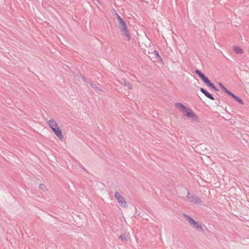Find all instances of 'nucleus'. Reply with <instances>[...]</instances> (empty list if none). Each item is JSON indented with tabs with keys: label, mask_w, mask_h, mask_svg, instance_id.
<instances>
[{
	"label": "nucleus",
	"mask_w": 249,
	"mask_h": 249,
	"mask_svg": "<svg viewBox=\"0 0 249 249\" xmlns=\"http://www.w3.org/2000/svg\"><path fill=\"white\" fill-rule=\"evenodd\" d=\"M120 238L122 239V240H124V241H127V239L126 238H125V236L124 235V234H121L120 237H119Z\"/></svg>",
	"instance_id": "obj_14"
},
{
	"label": "nucleus",
	"mask_w": 249,
	"mask_h": 249,
	"mask_svg": "<svg viewBox=\"0 0 249 249\" xmlns=\"http://www.w3.org/2000/svg\"><path fill=\"white\" fill-rule=\"evenodd\" d=\"M154 53H155V55H156V57H157V58H158L159 60H160L161 61V60H162V59H161V57L160 56V54H159V53H158L157 51H154Z\"/></svg>",
	"instance_id": "obj_13"
},
{
	"label": "nucleus",
	"mask_w": 249,
	"mask_h": 249,
	"mask_svg": "<svg viewBox=\"0 0 249 249\" xmlns=\"http://www.w3.org/2000/svg\"><path fill=\"white\" fill-rule=\"evenodd\" d=\"M228 94L229 95L232 97L234 100H235L236 101H237L240 104H243V101L239 97L235 96L233 93H232L231 92H228Z\"/></svg>",
	"instance_id": "obj_8"
},
{
	"label": "nucleus",
	"mask_w": 249,
	"mask_h": 249,
	"mask_svg": "<svg viewBox=\"0 0 249 249\" xmlns=\"http://www.w3.org/2000/svg\"><path fill=\"white\" fill-rule=\"evenodd\" d=\"M117 19L120 29L123 32V35L127 38V40H129L130 38V36L125 22L119 15H117Z\"/></svg>",
	"instance_id": "obj_3"
},
{
	"label": "nucleus",
	"mask_w": 249,
	"mask_h": 249,
	"mask_svg": "<svg viewBox=\"0 0 249 249\" xmlns=\"http://www.w3.org/2000/svg\"><path fill=\"white\" fill-rule=\"evenodd\" d=\"M175 107L177 108L183 109L184 107L181 103H177L175 105Z\"/></svg>",
	"instance_id": "obj_11"
},
{
	"label": "nucleus",
	"mask_w": 249,
	"mask_h": 249,
	"mask_svg": "<svg viewBox=\"0 0 249 249\" xmlns=\"http://www.w3.org/2000/svg\"><path fill=\"white\" fill-rule=\"evenodd\" d=\"M187 198L189 200L190 202L195 204H200L202 202L201 199L193 194H191L189 192L187 196Z\"/></svg>",
	"instance_id": "obj_7"
},
{
	"label": "nucleus",
	"mask_w": 249,
	"mask_h": 249,
	"mask_svg": "<svg viewBox=\"0 0 249 249\" xmlns=\"http://www.w3.org/2000/svg\"><path fill=\"white\" fill-rule=\"evenodd\" d=\"M47 124L58 139L60 140H62L64 136L62 133V130L61 128L58 126L57 122L53 119H50L47 121Z\"/></svg>",
	"instance_id": "obj_1"
},
{
	"label": "nucleus",
	"mask_w": 249,
	"mask_h": 249,
	"mask_svg": "<svg viewBox=\"0 0 249 249\" xmlns=\"http://www.w3.org/2000/svg\"><path fill=\"white\" fill-rule=\"evenodd\" d=\"M232 49L234 52L236 53L242 54L244 52L243 49L238 46H234L233 47Z\"/></svg>",
	"instance_id": "obj_10"
},
{
	"label": "nucleus",
	"mask_w": 249,
	"mask_h": 249,
	"mask_svg": "<svg viewBox=\"0 0 249 249\" xmlns=\"http://www.w3.org/2000/svg\"><path fill=\"white\" fill-rule=\"evenodd\" d=\"M195 72L199 75V76L203 80V81L209 87H211L212 89L217 90L215 87L211 83V82L208 79V78L206 77L203 73H201L200 71L199 70H196Z\"/></svg>",
	"instance_id": "obj_6"
},
{
	"label": "nucleus",
	"mask_w": 249,
	"mask_h": 249,
	"mask_svg": "<svg viewBox=\"0 0 249 249\" xmlns=\"http://www.w3.org/2000/svg\"><path fill=\"white\" fill-rule=\"evenodd\" d=\"M183 216L186 218L193 229L199 232L203 233L204 232L202 225L200 222L195 221L194 219L185 213L183 214Z\"/></svg>",
	"instance_id": "obj_2"
},
{
	"label": "nucleus",
	"mask_w": 249,
	"mask_h": 249,
	"mask_svg": "<svg viewBox=\"0 0 249 249\" xmlns=\"http://www.w3.org/2000/svg\"><path fill=\"white\" fill-rule=\"evenodd\" d=\"M182 111L184 115L190 119L192 123H199V118L193 110H182Z\"/></svg>",
	"instance_id": "obj_4"
},
{
	"label": "nucleus",
	"mask_w": 249,
	"mask_h": 249,
	"mask_svg": "<svg viewBox=\"0 0 249 249\" xmlns=\"http://www.w3.org/2000/svg\"><path fill=\"white\" fill-rule=\"evenodd\" d=\"M200 91L206 96L208 98H209V99H212V100H213L214 98L213 96V95L210 94V93H209L208 92H207V91H206L203 88H200Z\"/></svg>",
	"instance_id": "obj_9"
},
{
	"label": "nucleus",
	"mask_w": 249,
	"mask_h": 249,
	"mask_svg": "<svg viewBox=\"0 0 249 249\" xmlns=\"http://www.w3.org/2000/svg\"><path fill=\"white\" fill-rule=\"evenodd\" d=\"M45 187V185L43 184L39 185V188L43 189Z\"/></svg>",
	"instance_id": "obj_15"
},
{
	"label": "nucleus",
	"mask_w": 249,
	"mask_h": 249,
	"mask_svg": "<svg viewBox=\"0 0 249 249\" xmlns=\"http://www.w3.org/2000/svg\"><path fill=\"white\" fill-rule=\"evenodd\" d=\"M218 85L219 86V87L224 90H225L226 91V93H228V92H230L229 90H228L224 86H223V85L219 83H218Z\"/></svg>",
	"instance_id": "obj_12"
},
{
	"label": "nucleus",
	"mask_w": 249,
	"mask_h": 249,
	"mask_svg": "<svg viewBox=\"0 0 249 249\" xmlns=\"http://www.w3.org/2000/svg\"><path fill=\"white\" fill-rule=\"evenodd\" d=\"M114 197L117 200L120 206L124 208H126L128 206L124 197L118 191L114 194Z\"/></svg>",
	"instance_id": "obj_5"
},
{
	"label": "nucleus",
	"mask_w": 249,
	"mask_h": 249,
	"mask_svg": "<svg viewBox=\"0 0 249 249\" xmlns=\"http://www.w3.org/2000/svg\"><path fill=\"white\" fill-rule=\"evenodd\" d=\"M224 113H226V114H227L228 113V112H227V109H225V112Z\"/></svg>",
	"instance_id": "obj_17"
},
{
	"label": "nucleus",
	"mask_w": 249,
	"mask_h": 249,
	"mask_svg": "<svg viewBox=\"0 0 249 249\" xmlns=\"http://www.w3.org/2000/svg\"><path fill=\"white\" fill-rule=\"evenodd\" d=\"M224 118H226L227 119H230V117L229 116V115H227L226 116H223Z\"/></svg>",
	"instance_id": "obj_16"
}]
</instances>
